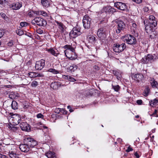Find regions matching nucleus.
Returning <instances> with one entry per match:
<instances>
[{"label":"nucleus","instance_id":"12","mask_svg":"<svg viewBox=\"0 0 158 158\" xmlns=\"http://www.w3.org/2000/svg\"><path fill=\"white\" fill-rule=\"evenodd\" d=\"M45 65V60H44L41 59L40 61L36 62L35 68L36 70H41L44 68Z\"/></svg>","mask_w":158,"mask_h":158},{"label":"nucleus","instance_id":"27","mask_svg":"<svg viewBox=\"0 0 158 158\" xmlns=\"http://www.w3.org/2000/svg\"><path fill=\"white\" fill-rule=\"evenodd\" d=\"M28 75V76L31 78L39 76V74L35 72H30Z\"/></svg>","mask_w":158,"mask_h":158},{"label":"nucleus","instance_id":"4","mask_svg":"<svg viewBox=\"0 0 158 158\" xmlns=\"http://www.w3.org/2000/svg\"><path fill=\"white\" fill-rule=\"evenodd\" d=\"M31 23L33 25L36 24L40 26H44L47 24V22L42 18L36 17L32 20Z\"/></svg>","mask_w":158,"mask_h":158},{"label":"nucleus","instance_id":"29","mask_svg":"<svg viewBox=\"0 0 158 158\" xmlns=\"http://www.w3.org/2000/svg\"><path fill=\"white\" fill-rule=\"evenodd\" d=\"M158 102V100L155 98L150 101L149 103L151 106H153L156 105Z\"/></svg>","mask_w":158,"mask_h":158},{"label":"nucleus","instance_id":"61","mask_svg":"<svg viewBox=\"0 0 158 158\" xmlns=\"http://www.w3.org/2000/svg\"><path fill=\"white\" fill-rule=\"evenodd\" d=\"M134 155L137 158H139V156L137 152L135 153Z\"/></svg>","mask_w":158,"mask_h":158},{"label":"nucleus","instance_id":"25","mask_svg":"<svg viewBox=\"0 0 158 158\" xmlns=\"http://www.w3.org/2000/svg\"><path fill=\"white\" fill-rule=\"evenodd\" d=\"M11 106L12 108L14 110L18 109V103L15 101H12Z\"/></svg>","mask_w":158,"mask_h":158},{"label":"nucleus","instance_id":"40","mask_svg":"<svg viewBox=\"0 0 158 158\" xmlns=\"http://www.w3.org/2000/svg\"><path fill=\"white\" fill-rule=\"evenodd\" d=\"M38 85V82L36 81H34L32 82L31 85L33 87H35Z\"/></svg>","mask_w":158,"mask_h":158},{"label":"nucleus","instance_id":"11","mask_svg":"<svg viewBox=\"0 0 158 158\" xmlns=\"http://www.w3.org/2000/svg\"><path fill=\"white\" fill-rule=\"evenodd\" d=\"M65 55L66 57L71 60H74L77 58V56L75 52H72L71 51L67 50L64 51Z\"/></svg>","mask_w":158,"mask_h":158},{"label":"nucleus","instance_id":"5","mask_svg":"<svg viewBox=\"0 0 158 158\" xmlns=\"http://www.w3.org/2000/svg\"><path fill=\"white\" fill-rule=\"evenodd\" d=\"M124 42L130 44H133L136 43L135 38L133 35L130 34L126 35L123 38Z\"/></svg>","mask_w":158,"mask_h":158},{"label":"nucleus","instance_id":"21","mask_svg":"<svg viewBox=\"0 0 158 158\" xmlns=\"http://www.w3.org/2000/svg\"><path fill=\"white\" fill-rule=\"evenodd\" d=\"M22 6V5L21 4L18 2L16 3H13L11 6L13 9L17 10L20 9Z\"/></svg>","mask_w":158,"mask_h":158},{"label":"nucleus","instance_id":"16","mask_svg":"<svg viewBox=\"0 0 158 158\" xmlns=\"http://www.w3.org/2000/svg\"><path fill=\"white\" fill-rule=\"evenodd\" d=\"M19 125L20 128L23 131H28L30 130V126L26 122H22Z\"/></svg>","mask_w":158,"mask_h":158},{"label":"nucleus","instance_id":"3","mask_svg":"<svg viewBox=\"0 0 158 158\" xmlns=\"http://www.w3.org/2000/svg\"><path fill=\"white\" fill-rule=\"evenodd\" d=\"M9 121L12 125H16L19 124L21 118L19 114H13L9 117Z\"/></svg>","mask_w":158,"mask_h":158},{"label":"nucleus","instance_id":"46","mask_svg":"<svg viewBox=\"0 0 158 158\" xmlns=\"http://www.w3.org/2000/svg\"><path fill=\"white\" fill-rule=\"evenodd\" d=\"M54 111L56 113L59 114L60 111V108H56L55 109Z\"/></svg>","mask_w":158,"mask_h":158},{"label":"nucleus","instance_id":"26","mask_svg":"<svg viewBox=\"0 0 158 158\" xmlns=\"http://www.w3.org/2000/svg\"><path fill=\"white\" fill-rule=\"evenodd\" d=\"M35 14L37 15H41L44 16H47V13L43 10H40L38 11H36L35 12Z\"/></svg>","mask_w":158,"mask_h":158},{"label":"nucleus","instance_id":"1","mask_svg":"<svg viewBox=\"0 0 158 158\" xmlns=\"http://www.w3.org/2000/svg\"><path fill=\"white\" fill-rule=\"evenodd\" d=\"M115 31L117 34L119 33L121 31H124L125 27V25L123 22L121 20H115Z\"/></svg>","mask_w":158,"mask_h":158},{"label":"nucleus","instance_id":"63","mask_svg":"<svg viewBox=\"0 0 158 158\" xmlns=\"http://www.w3.org/2000/svg\"><path fill=\"white\" fill-rule=\"evenodd\" d=\"M1 15L2 17H4V18L5 17V15L3 13H1Z\"/></svg>","mask_w":158,"mask_h":158},{"label":"nucleus","instance_id":"30","mask_svg":"<svg viewBox=\"0 0 158 158\" xmlns=\"http://www.w3.org/2000/svg\"><path fill=\"white\" fill-rule=\"evenodd\" d=\"M42 4L45 7H48L49 6L48 1L47 0H42L41 1Z\"/></svg>","mask_w":158,"mask_h":158},{"label":"nucleus","instance_id":"37","mask_svg":"<svg viewBox=\"0 0 158 158\" xmlns=\"http://www.w3.org/2000/svg\"><path fill=\"white\" fill-rule=\"evenodd\" d=\"M48 71L54 74H57L59 73V72L54 69H48Z\"/></svg>","mask_w":158,"mask_h":158},{"label":"nucleus","instance_id":"14","mask_svg":"<svg viewBox=\"0 0 158 158\" xmlns=\"http://www.w3.org/2000/svg\"><path fill=\"white\" fill-rule=\"evenodd\" d=\"M131 77L138 82L141 81L143 78V75L142 74L139 73L132 74L131 75Z\"/></svg>","mask_w":158,"mask_h":158},{"label":"nucleus","instance_id":"23","mask_svg":"<svg viewBox=\"0 0 158 158\" xmlns=\"http://www.w3.org/2000/svg\"><path fill=\"white\" fill-rule=\"evenodd\" d=\"M150 82L152 87L153 88H157L158 85L157 82L154 78L150 80Z\"/></svg>","mask_w":158,"mask_h":158},{"label":"nucleus","instance_id":"31","mask_svg":"<svg viewBox=\"0 0 158 158\" xmlns=\"http://www.w3.org/2000/svg\"><path fill=\"white\" fill-rule=\"evenodd\" d=\"M50 87L53 89H56L58 87V84L56 82H52L51 84Z\"/></svg>","mask_w":158,"mask_h":158},{"label":"nucleus","instance_id":"50","mask_svg":"<svg viewBox=\"0 0 158 158\" xmlns=\"http://www.w3.org/2000/svg\"><path fill=\"white\" fill-rule=\"evenodd\" d=\"M69 80L72 82H74L76 81V80L75 79L70 76L69 77Z\"/></svg>","mask_w":158,"mask_h":158},{"label":"nucleus","instance_id":"7","mask_svg":"<svg viewBox=\"0 0 158 158\" xmlns=\"http://www.w3.org/2000/svg\"><path fill=\"white\" fill-rule=\"evenodd\" d=\"M92 21L91 19L88 15H85L82 20L84 27L86 29L89 28L92 23Z\"/></svg>","mask_w":158,"mask_h":158},{"label":"nucleus","instance_id":"52","mask_svg":"<svg viewBox=\"0 0 158 158\" xmlns=\"http://www.w3.org/2000/svg\"><path fill=\"white\" fill-rule=\"evenodd\" d=\"M13 44V42L12 40H11L8 43V45L9 46H11Z\"/></svg>","mask_w":158,"mask_h":158},{"label":"nucleus","instance_id":"38","mask_svg":"<svg viewBox=\"0 0 158 158\" xmlns=\"http://www.w3.org/2000/svg\"><path fill=\"white\" fill-rule=\"evenodd\" d=\"M9 97L10 99H14L16 97V96L14 92H11L10 94Z\"/></svg>","mask_w":158,"mask_h":158},{"label":"nucleus","instance_id":"32","mask_svg":"<svg viewBox=\"0 0 158 158\" xmlns=\"http://www.w3.org/2000/svg\"><path fill=\"white\" fill-rule=\"evenodd\" d=\"M56 23L58 26L59 28L61 30V31L63 32L64 30V26L63 25V24L62 23L59 22L58 21H57Z\"/></svg>","mask_w":158,"mask_h":158},{"label":"nucleus","instance_id":"28","mask_svg":"<svg viewBox=\"0 0 158 158\" xmlns=\"http://www.w3.org/2000/svg\"><path fill=\"white\" fill-rule=\"evenodd\" d=\"M131 27V29L133 33H135L137 29V25L135 23H133Z\"/></svg>","mask_w":158,"mask_h":158},{"label":"nucleus","instance_id":"35","mask_svg":"<svg viewBox=\"0 0 158 158\" xmlns=\"http://www.w3.org/2000/svg\"><path fill=\"white\" fill-rule=\"evenodd\" d=\"M16 33L19 35H22L24 34L23 31L20 29H17L16 31Z\"/></svg>","mask_w":158,"mask_h":158},{"label":"nucleus","instance_id":"60","mask_svg":"<svg viewBox=\"0 0 158 158\" xmlns=\"http://www.w3.org/2000/svg\"><path fill=\"white\" fill-rule=\"evenodd\" d=\"M4 35V32L0 30V38H1Z\"/></svg>","mask_w":158,"mask_h":158},{"label":"nucleus","instance_id":"18","mask_svg":"<svg viewBox=\"0 0 158 158\" xmlns=\"http://www.w3.org/2000/svg\"><path fill=\"white\" fill-rule=\"evenodd\" d=\"M20 150L23 152H27L30 150V148L27 143H25L24 144H20L19 147Z\"/></svg>","mask_w":158,"mask_h":158},{"label":"nucleus","instance_id":"10","mask_svg":"<svg viewBox=\"0 0 158 158\" xmlns=\"http://www.w3.org/2000/svg\"><path fill=\"white\" fill-rule=\"evenodd\" d=\"M24 142L27 143L30 148H33L37 144L36 140L30 137L25 138L24 140Z\"/></svg>","mask_w":158,"mask_h":158},{"label":"nucleus","instance_id":"9","mask_svg":"<svg viewBox=\"0 0 158 158\" xmlns=\"http://www.w3.org/2000/svg\"><path fill=\"white\" fill-rule=\"evenodd\" d=\"M126 47V44L122 43L121 44H114L113 48V50L116 52H119L123 51Z\"/></svg>","mask_w":158,"mask_h":158},{"label":"nucleus","instance_id":"20","mask_svg":"<svg viewBox=\"0 0 158 158\" xmlns=\"http://www.w3.org/2000/svg\"><path fill=\"white\" fill-rule=\"evenodd\" d=\"M45 155L48 158H57L56 156L55 153L51 151L45 153Z\"/></svg>","mask_w":158,"mask_h":158},{"label":"nucleus","instance_id":"2","mask_svg":"<svg viewBox=\"0 0 158 158\" xmlns=\"http://www.w3.org/2000/svg\"><path fill=\"white\" fill-rule=\"evenodd\" d=\"M157 58V56L155 54H148L143 58L141 61L143 63L147 64L154 61Z\"/></svg>","mask_w":158,"mask_h":158},{"label":"nucleus","instance_id":"41","mask_svg":"<svg viewBox=\"0 0 158 158\" xmlns=\"http://www.w3.org/2000/svg\"><path fill=\"white\" fill-rule=\"evenodd\" d=\"M27 23L26 22H22L20 23V26L23 27L27 26Z\"/></svg>","mask_w":158,"mask_h":158},{"label":"nucleus","instance_id":"45","mask_svg":"<svg viewBox=\"0 0 158 158\" xmlns=\"http://www.w3.org/2000/svg\"><path fill=\"white\" fill-rule=\"evenodd\" d=\"M155 18L153 15H150L149 17L148 21L155 20Z\"/></svg>","mask_w":158,"mask_h":158},{"label":"nucleus","instance_id":"57","mask_svg":"<svg viewBox=\"0 0 158 158\" xmlns=\"http://www.w3.org/2000/svg\"><path fill=\"white\" fill-rule=\"evenodd\" d=\"M143 10L145 12H147L149 10V8L147 7H145L143 8Z\"/></svg>","mask_w":158,"mask_h":158},{"label":"nucleus","instance_id":"47","mask_svg":"<svg viewBox=\"0 0 158 158\" xmlns=\"http://www.w3.org/2000/svg\"><path fill=\"white\" fill-rule=\"evenodd\" d=\"M157 110H155L154 112H153V113L152 114V116H156V117H158V115L157 114Z\"/></svg>","mask_w":158,"mask_h":158},{"label":"nucleus","instance_id":"39","mask_svg":"<svg viewBox=\"0 0 158 158\" xmlns=\"http://www.w3.org/2000/svg\"><path fill=\"white\" fill-rule=\"evenodd\" d=\"M112 87L114 90L116 92L118 91L120 89V87L118 85H112Z\"/></svg>","mask_w":158,"mask_h":158},{"label":"nucleus","instance_id":"54","mask_svg":"<svg viewBox=\"0 0 158 158\" xmlns=\"http://www.w3.org/2000/svg\"><path fill=\"white\" fill-rule=\"evenodd\" d=\"M136 102L138 105H140L142 104V101L141 100H139L137 101Z\"/></svg>","mask_w":158,"mask_h":158},{"label":"nucleus","instance_id":"48","mask_svg":"<svg viewBox=\"0 0 158 158\" xmlns=\"http://www.w3.org/2000/svg\"><path fill=\"white\" fill-rule=\"evenodd\" d=\"M133 150V149L132 148H131L130 146H129L128 147L127 149L126 150V152H129L130 151H132Z\"/></svg>","mask_w":158,"mask_h":158},{"label":"nucleus","instance_id":"36","mask_svg":"<svg viewBox=\"0 0 158 158\" xmlns=\"http://www.w3.org/2000/svg\"><path fill=\"white\" fill-rule=\"evenodd\" d=\"M33 10L30 11L28 12V15L30 17H33L34 16V15L35 14V12Z\"/></svg>","mask_w":158,"mask_h":158},{"label":"nucleus","instance_id":"56","mask_svg":"<svg viewBox=\"0 0 158 158\" xmlns=\"http://www.w3.org/2000/svg\"><path fill=\"white\" fill-rule=\"evenodd\" d=\"M0 158H7L6 156L0 154Z\"/></svg>","mask_w":158,"mask_h":158},{"label":"nucleus","instance_id":"64","mask_svg":"<svg viewBox=\"0 0 158 158\" xmlns=\"http://www.w3.org/2000/svg\"><path fill=\"white\" fill-rule=\"evenodd\" d=\"M70 68L71 69H73V66H70Z\"/></svg>","mask_w":158,"mask_h":158},{"label":"nucleus","instance_id":"8","mask_svg":"<svg viewBox=\"0 0 158 158\" xmlns=\"http://www.w3.org/2000/svg\"><path fill=\"white\" fill-rule=\"evenodd\" d=\"M144 23L145 26V29L147 32L149 30L150 31L153 28L155 27L157 25V22L156 20L148 21V23L146 25L144 21Z\"/></svg>","mask_w":158,"mask_h":158},{"label":"nucleus","instance_id":"44","mask_svg":"<svg viewBox=\"0 0 158 158\" xmlns=\"http://www.w3.org/2000/svg\"><path fill=\"white\" fill-rule=\"evenodd\" d=\"M37 33L40 34H41L43 33V30L41 29H38L36 31Z\"/></svg>","mask_w":158,"mask_h":158},{"label":"nucleus","instance_id":"33","mask_svg":"<svg viewBox=\"0 0 158 158\" xmlns=\"http://www.w3.org/2000/svg\"><path fill=\"white\" fill-rule=\"evenodd\" d=\"M150 88L148 86H146L145 89L144 90V93L145 94L144 95L145 96H148L150 92Z\"/></svg>","mask_w":158,"mask_h":158},{"label":"nucleus","instance_id":"62","mask_svg":"<svg viewBox=\"0 0 158 158\" xmlns=\"http://www.w3.org/2000/svg\"><path fill=\"white\" fill-rule=\"evenodd\" d=\"M5 1V0H0V4H3L4 2Z\"/></svg>","mask_w":158,"mask_h":158},{"label":"nucleus","instance_id":"17","mask_svg":"<svg viewBox=\"0 0 158 158\" xmlns=\"http://www.w3.org/2000/svg\"><path fill=\"white\" fill-rule=\"evenodd\" d=\"M102 12H109L110 13L113 14L114 12L116 11L115 9L110 6H107L104 7L102 10Z\"/></svg>","mask_w":158,"mask_h":158},{"label":"nucleus","instance_id":"53","mask_svg":"<svg viewBox=\"0 0 158 158\" xmlns=\"http://www.w3.org/2000/svg\"><path fill=\"white\" fill-rule=\"evenodd\" d=\"M70 46H71V45H65L64 47V48L65 49H68V50H69V48H70Z\"/></svg>","mask_w":158,"mask_h":158},{"label":"nucleus","instance_id":"43","mask_svg":"<svg viewBox=\"0 0 158 158\" xmlns=\"http://www.w3.org/2000/svg\"><path fill=\"white\" fill-rule=\"evenodd\" d=\"M60 112L62 113L63 114H67V111L65 110L63 108H60Z\"/></svg>","mask_w":158,"mask_h":158},{"label":"nucleus","instance_id":"49","mask_svg":"<svg viewBox=\"0 0 158 158\" xmlns=\"http://www.w3.org/2000/svg\"><path fill=\"white\" fill-rule=\"evenodd\" d=\"M69 51H71L72 52H75V49L73 47H72L71 46L69 48V50H68Z\"/></svg>","mask_w":158,"mask_h":158},{"label":"nucleus","instance_id":"13","mask_svg":"<svg viewBox=\"0 0 158 158\" xmlns=\"http://www.w3.org/2000/svg\"><path fill=\"white\" fill-rule=\"evenodd\" d=\"M114 6L118 9L122 10H125L127 9V6L125 4L120 2H115Z\"/></svg>","mask_w":158,"mask_h":158},{"label":"nucleus","instance_id":"6","mask_svg":"<svg viewBox=\"0 0 158 158\" xmlns=\"http://www.w3.org/2000/svg\"><path fill=\"white\" fill-rule=\"evenodd\" d=\"M80 28L77 27H73L69 33L70 37L72 38H75L82 33Z\"/></svg>","mask_w":158,"mask_h":158},{"label":"nucleus","instance_id":"55","mask_svg":"<svg viewBox=\"0 0 158 158\" xmlns=\"http://www.w3.org/2000/svg\"><path fill=\"white\" fill-rule=\"evenodd\" d=\"M67 108L69 109V110L70 112H72L73 111V110L71 108L70 106H68Z\"/></svg>","mask_w":158,"mask_h":158},{"label":"nucleus","instance_id":"51","mask_svg":"<svg viewBox=\"0 0 158 158\" xmlns=\"http://www.w3.org/2000/svg\"><path fill=\"white\" fill-rule=\"evenodd\" d=\"M132 1L137 3L139 4L142 2V0H133Z\"/></svg>","mask_w":158,"mask_h":158},{"label":"nucleus","instance_id":"42","mask_svg":"<svg viewBox=\"0 0 158 158\" xmlns=\"http://www.w3.org/2000/svg\"><path fill=\"white\" fill-rule=\"evenodd\" d=\"M36 117L38 118H44V116L41 113L38 114L36 115Z\"/></svg>","mask_w":158,"mask_h":158},{"label":"nucleus","instance_id":"24","mask_svg":"<svg viewBox=\"0 0 158 158\" xmlns=\"http://www.w3.org/2000/svg\"><path fill=\"white\" fill-rule=\"evenodd\" d=\"M88 38L89 42L93 44L95 43L97 40L96 37L93 35H89L88 36Z\"/></svg>","mask_w":158,"mask_h":158},{"label":"nucleus","instance_id":"59","mask_svg":"<svg viewBox=\"0 0 158 158\" xmlns=\"http://www.w3.org/2000/svg\"><path fill=\"white\" fill-rule=\"evenodd\" d=\"M94 68L96 70H98L99 69V68L96 65H95L94 66Z\"/></svg>","mask_w":158,"mask_h":158},{"label":"nucleus","instance_id":"22","mask_svg":"<svg viewBox=\"0 0 158 158\" xmlns=\"http://www.w3.org/2000/svg\"><path fill=\"white\" fill-rule=\"evenodd\" d=\"M9 155L11 158H18V154L15 151H11L9 152Z\"/></svg>","mask_w":158,"mask_h":158},{"label":"nucleus","instance_id":"34","mask_svg":"<svg viewBox=\"0 0 158 158\" xmlns=\"http://www.w3.org/2000/svg\"><path fill=\"white\" fill-rule=\"evenodd\" d=\"M113 74L118 79L119 78H120L121 77V74L119 72L113 70Z\"/></svg>","mask_w":158,"mask_h":158},{"label":"nucleus","instance_id":"58","mask_svg":"<svg viewBox=\"0 0 158 158\" xmlns=\"http://www.w3.org/2000/svg\"><path fill=\"white\" fill-rule=\"evenodd\" d=\"M69 75H64L63 76V77L65 79H69Z\"/></svg>","mask_w":158,"mask_h":158},{"label":"nucleus","instance_id":"19","mask_svg":"<svg viewBox=\"0 0 158 158\" xmlns=\"http://www.w3.org/2000/svg\"><path fill=\"white\" fill-rule=\"evenodd\" d=\"M47 51L48 53L56 57H57L59 54V52H58V51L57 49H54L53 48L47 49Z\"/></svg>","mask_w":158,"mask_h":158},{"label":"nucleus","instance_id":"15","mask_svg":"<svg viewBox=\"0 0 158 158\" xmlns=\"http://www.w3.org/2000/svg\"><path fill=\"white\" fill-rule=\"evenodd\" d=\"M97 35L98 37L102 40L104 39L106 37L105 31H104L103 28H100L98 30Z\"/></svg>","mask_w":158,"mask_h":158}]
</instances>
